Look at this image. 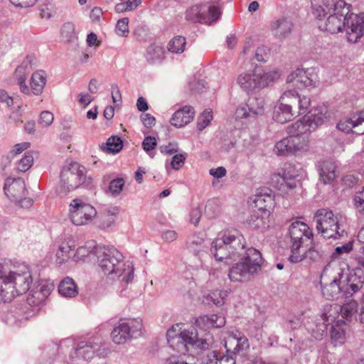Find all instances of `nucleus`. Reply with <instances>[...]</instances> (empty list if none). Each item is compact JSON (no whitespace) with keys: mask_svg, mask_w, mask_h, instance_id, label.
Returning a JSON list of instances; mask_svg holds the SVG:
<instances>
[{"mask_svg":"<svg viewBox=\"0 0 364 364\" xmlns=\"http://www.w3.org/2000/svg\"><path fill=\"white\" fill-rule=\"evenodd\" d=\"M245 248V237L237 230L223 232L220 237L211 243V254L218 261L235 260L245 255L229 271L228 277L232 282L249 281L262 269L263 259L260 252L254 247H249L246 250Z\"/></svg>","mask_w":364,"mask_h":364,"instance_id":"1","label":"nucleus"},{"mask_svg":"<svg viewBox=\"0 0 364 364\" xmlns=\"http://www.w3.org/2000/svg\"><path fill=\"white\" fill-rule=\"evenodd\" d=\"M98 265L102 272L112 279L122 278L129 283L134 278V267L126 264L122 254L112 246L99 245L95 250Z\"/></svg>","mask_w":364,"mask_h":364,"instance_id":"2","label":"nucleus"},{"mask_svg":"<svg viewBox=\"0 0 364 364\" xmlns=\"http://www.w3.org/2000/svg\"><path fill=\"white\" fill-rule=\"evenodd\" d=\"M313 9L320 30L332 34L342 31L349 13L344 0H323L322 4Z\"/></svg>","mask_w":364,"mask_h":364,"instance_id":"3","label":"nucleus"},{"mask_svg":"<svg viewBox=\"0 0 364 364\" xmlns=\"http://www.w3.org/2000/svg\"><path fill=\"white\" fill-rule=\"evenodd\" d=\"M167 341L171 348L185 353L188 346H193L201 350H207L212 347L214 338L209 332L203 335L193 328L181 331L180 325L176 324L167 331Z\"/></svg>","mask_w":364,"mask_h":364,"instance_id":"4","label":"nucleus"},{"mask_svg":"<svg viewBox=\"0 0 364 364\" xmlns=\"http://www.w3.org/2000/svg\"><path fill=\"white\" fill-rule=\"evenodd\" d=\"M226 355L216 350L207 354L205 364H236L237 356H242L250 348L247 337L240 331L230 333L225 341Z\"/></svg>","mask_w":364,"mask_h":364,"instance_id":"5","label":"nucleus"},{"mask_svg":"<svg viewBox=\"0 0 364 364\" xmlns=\"http://www.w3.org/2000/svg\"><path fill=\"white\" fill-rule=\"evenodd\" d=\"M316 229L326 239L338 240L346 235L344 228L346 219L341 215H335L332 210L321 208L314 217Z\"/></svg>","mask_w":364,"mask_h":364,"instance_id":"6","label":"nucleus"},{"mask_svg":"<svg viewBox=\"0 0 364 364\" xmlns=\"http://www.w3.org/2000/svg\"><path fill=\"white\" fill-rule=\"evenodd\" d=\"M288 235L290 238L291 255L289 260L291 263H298L302 261L299 252L313 241V232L305 223L300 220L292 221L288 228Z\"/></svg>","mask_w":364,"mask_h":364,"instance_id":"7","label":"nucleus"},{"mask_svg":"<svg viewBox=\"0 0 364 364\" xmlns=\"http://www.w3.org/2000/svg\"><path fill=\"white\" fill-rule=\"evenodd\" d=\"M343 267L337 264H328L321 274V292L327 299H343L342 277L344 276Z\"/></svg>","mask_w":364,"mask_h":364,"instance_id":"8","label":"nucleus"},{"mask_svg":"<svg viewBox=\"0 0 364 364\" xmlns=\"http://www.w3.org/2000/svg\"><path fill=\"white\" fill-rule=\"evenodd\" d=\"M110 353V349L107 346L104 339L101 337H96L87 341H80L70 353V358L73 361L87 362L95 355L100 357H106Z\"/></svg>","mask_w":364,"mask_h":364,"instance_id":"9","label":"nucleus"},{"mask_svg":"<svg viewBox=\"0 0 364 364\" xmlns=\"http://www.w3.org/2000/svg\"><path fill=\"white\" fill-rule=\"evenodd\" d=\"M279 77L280 73L277 70L261 73L255 70L240 73L237 77V84L242 90L250 93L268 86Z\"/></svg>","mask_w":364,"mask_h":364,"instance_id":"10","label":"nucleus"},{"mask_svg":"<svg viewBox=\"0 0 364 364\" xmlns=\"http://www.w3.org/2000/svg\"><path fill=\"white\" fill-rule=\"evenodd\" d=\"M60 177L59 191L66 194L85 183L86 168L77 162H71L63 166Z\"/></svg>","mask_w":364,"mask_h":364,"instance_id":"11","label":"nucleus"},{"mask_svg":"<svg viewBox=\"0 0 364 364\" xmlns=\"http://www.w3.org/2000/svg\"><path fill=\"white\" fill-rule=\"evenodd\" d=\"M143 323L140 318H120L111 332L112 341L118 345L124 344L142 334Z\"/></svg>","mask_w":364,"mask_h":364,"instance_id":"12","label":"nucleus"},{"mask_svg":"<svg viewBox=\"0 0 364 364\" xmlns=\"http://www.w3.org/2000/svg\"><path fill=\"white\" fill-rule=\"evenodd\" d=\"M4 268L6 274L2 277L11 300L16 295L23 294L30 289L33 279L28 270L22 272H12L5 264Z\"/></svg>","mask_w":364,"mask_h":364,"instance_id":"13","label":"nucleus"},{"mask_svg":"<svg viewBox=\"0 0 364 364\" xmlns=\"http://www.w3.org/2000/svg\"><path fill=\"white\" fill-rule=\"evenodd\" d=\"M221 15L219 7L208 3H200L189 7L186 19L194 23H208L217 21Z\"/></svg>","mask_w":364,"mask_h":364,"instance_id":"14","label":"nucleus"},{"mask_svg":"<svg viewBox=\"0 0 364 364\" xmlns=\"http://www.w3.org/2000/svg\"><path fill=\"white\" fill-rule=\"evenodd\" d=\"M97 215L96 209L80 198L72 200L69 205V218L75 225H85Z\"/></svg>","mask_w":364,"mask_h":364,"instance_id":"15","label":"nucleus"},{"mask_svg":"<svg viewBox=\"0 0 364 364\" xmlns=\"http://www.w3.org/2000/svg\"><path fill=\"white\" fill-rule=\"evenodd\" d=\"M309 150L306 139L289 135L277 141L274 148V153L278 156H288L297 153L306 152Z\"/></svg>","mask_w":364,"mask_h":364,"instance_id":"16","label":"nucleus"},{"mask_svg":"<svg viewBox=\"0 0 364 364\" xmlns=\"http://www.w3.org/2000/svg\"><path fill=\"white\" fill-rule=\"evenodd\" d=\"M294 92L291 90L284 92L280 97L279 103L274 107L273 119L281 124L292 120L296 112L293 110L294 105L290 100Z\"/></svg>","mask_w":364,"mask_h":364,"instance_id":"17","label":"nucleus"},{"mask_svg":"<svg viewBox=\"0 0 364 364\" xmlns=\"http://www.w3.org/2000/svg\"><path fill=\"white\" fill-rule=\"evenodd\" d=\"M288 83H292L297 89L314 87L318 82L317 74L313 68H297L292 71L287 77Z\"/></svg>","mask_w":364,"mask_h":364,"instance_id":"18","label":"nucleus"},{"mask_svg":"<svg viewBox=\"0 0 364 364\" xmlns=\"http://www.w3.org/2000/svg\"><path fill=\"white\" fill-rule=\"evenodd\" d=\"M343 28L345 29L347 41L357 43L364 36V14L348 15Z\"/></svg>","mask_w":364,"mask_h":364,"instance_id":"19","label":"nucleus"},{"mask_svg":"<svg viewBox=\"0 0 364 364\" xmlns=\"http://www.w3.org/2000/svg\"><path fill=\"white\" fill-rule=\"evenodd\" d=\"M250 199L259 211H267L270 214L275 206L274 193L269 188L257 189Z\"/></svg>","mask_w":364,"mask_h":364,"instance_id":"20","label":"nucleus"},{"mask_svg":"<svg viewBox=\"0 0 364 364\" xmlns=\"http://www.w3.org/2000/svg\"><path fill=\"white\" fill-rule=\"evenodd\" d=\"M337 128L344 132L349 133L353 129H356L354 133L357 134H364V109L353 114L350 118L341 120L337 124Z\"/></svg>","mask_w":364,"mask_h":364,"instance_id":"21","label":"nucleus"},{"mask_svg":"<svg viewBox=\"0 0 364 364\" xmlns=\"http://www.w3.org/2000/svg\"><path fill=\"white\" fill-rule=\"evenodd\" d=\"M4 191L11 200L17 201L26 195L24 181L21 178H7L4 183Z\"/></svg>","mask_w":364,"mask_h":364,"instance_id":"22","label":"nucleus"},{"mask_svg":"<svg viewBox=\"0 0 364 364\" xmlns=\"http://www.w3.org/2000/svg\"><path fill=\"white\" fill-rule=\"evenodd\" d=\"M31 71V62L26 59L16 68L14 73V77L21 92L27 95H29V87L26 85V79Z\"/></svg>","mask_w":364,"mask_h":364,"instance_id":"23","label":"nucleus"},{"mask_svg":"<svg viewBox=\"0 0 364 364\" xmlns=\"http://www.w3.org/2000/svg\"><path fill=\"white\" fill-rule=\"evenodd\" d=\"M309 122V118L304 116L302 119L289 126L287 128V132L292 136H299L306 139L307 141V147L309 148V139L306 134L314 132V127L310 125Z\"/></svg>","mask_w":364,"mask_h":364,"instance_id":"24","label":"nucleus"},{"mask_svg":"<svg viewBox=\"0 0 364 364\" xmlns=\"http://www.w3.org/2000/svg\"><path fill=\"white\" fill-rule=\"evenodd\" d=\"M194 114L193 107L188 105L183 106L173 113L170 119V123L175 127H182L193 120Z\"/></svg>","mask_w":364,"mask_h":364,"instance_id":"25","label":"nucleus"},{"mask_svg":"<svg viewBox=\"0 0 364 364\" xmlns=\"http://www.w3.org/2000/svg\"><path fill=\"white\" fill-rule=\"evenodd\" d=\"M196 323L201 330L206 331L211 328L223 327L225 324V319L218 314L203 315L196 319Z\"/></svg>","mask_w":364,"mask_h":364,"instance_id":"26","label":"nucleus"},{"mask_svg":"<svg viewBox=\"0 0 364 364\" xmlns=\"http://www.w3.org/2000/svg\"><path fill=\"white\" fill-rule=\"evenodd\" d=\"M47 77V73L43 70L33 73L29 81V95H40L46 85Z\"/></svg>","mask_w":364,"mask_h":364,"instance_id":"27","label":"nucleus"},{"mask_svg":"<svg viewBox=\"0 0 364 364\" xmlns=\"http://www.w3.org/2000/svg\"><path fill=\"white\" fill-rule=\"evenodd\" d=\"M337 165L332 159L320 162L319 176L324 184L330 183L336 178Z\"/></svg>","mask_w":364,"mask_h":364,"instance_id":"28","label":"nucleus"},{"mask_svg":"<svg viewBox=\"0 0 364 364\" xmlns=\"http://www.w3.org/2000/svg\"><path fill=\"white\" fill-rule=\"evenodd\" d=\"M293 26L289 19L282 18L272 22L271 29L275 36L279 38H286L291 34Z\"/></svg>","mask_w":364,"mask_h":364,"instance_id":"29","label":"nucleus"},{"mask_svg":"<svg viewBox=\"0 0 364 364\" xmlns=\"http://www.w3.org/2000/svg\"><path fill=\"white\" fill-rule=\"evenodd\" d=\"M269 215L267 211H260L252 214L247 222L251 228L263 232L269 226Z\"/></svg>","mask_w":364,"mask_h":364,"instance_id":"30","label":"nucleus"},{"mask_svg":"<svg viewBox=\"0 0 364 364\" xmlns=\"http://www.w3.org/2000/svg\"><path fill=\"white\" fill-rule=\"evenodd\" d=\"M188 248L190 252L197 256L205 252L207 246L205 242L203 233L194 234L189 237L187 242Z\"/></svg>","mask_w":364,"mask_h":364,"instance_id":"31","label":"nucleus"},{"mask_svg":"<svg viewBox=\"0 0 364 364\" xmlns=\"http://www.w3.org/2000/svg\"><path fill=\"white\" fill-rule=\"evenodd\" d=\"M311 246L306 250L304 247L300 252V255H303L301 256L302 260L304 259H309L313 262H318L322 259L326 255V251L322 248L321 245L316 243H310Z\"/></svg>","mask_w":364,"mask_h":364,"instance_id":"32","label":"nucleus"},{"mask_svg":"<svg viewBox=\"0 0 364 364\" xmlns=\"http://www.w3.org/2000/svg\"><path fill=\"white\" fill-rule=\"evenodd\" d=\"M284 177L287 183V186L289 190L295 188L298 183L299 170L296 166L291 164L284 165V167L281 170Z\"/></svg>","mask_w":364,"mask_h":364,"instance_id":"33","label":"nucleus"},{"mask_svg":"<svg viewBox=\"0 0 364 364\" xmlns=\"http://www.w3.org/2000/svg\"><path fill=\"white\" fill-rule=\"evenodd\" d=\"M58 292L64 297L73 298L77 294L78 291L74 280L67 277L60 282L58 285Z\"/></svg>","mask_w":364,"mask_h":364,"instance_id":"34","label":"nucleus"},{"mask_svg":"<svg viewBox=\"0 0 364 364\" xmlns=\"http://www.w3.org/2000/svg\"><path fill=\"white\" fill-rule=\"evenodd\" d=\"M344 276L342 281H348L351 284L358 285L360 289L364 287V273L360 268H355L351 272L348 268L343 267Z\"/></svg>","mask_w":364,"mask_h":364,"instance_id":"35","label":"nucleus"},{"mask_svg":"<svg viewBox=\"0 0 364 364\" xmlns=\"http://www.w3.org/2000/svg\"><path fill=\"white\" fill-rule=\"evenodd\" d=\"M347 329V324L342 320H338L336 323L332 326L331 337L336 346L344 343Z\"/></svg>","mask_w":364,"mask_h":364,"instance_id":"36","label":"nucleus"},{"mask_svg":"<svg viewBox=\"0 0 364 364\" xmlns=\"http://www.w3.org/2000/svg\"><path fill=\"white\" fill-rule=\"evenodd\" d=\"M75 249L73 242L71 240L63 242L56 252V262L61 265L68 262L71 257V253Z\"/></svg>","mask_w":364,"mask_h":364,"instance_id":"37","label":"nucleus"},{"mask_svg":"<svg viewBox=\"0 0 364 364\" xmlns=\"http://www.w3.org/2000/svg\"><path fill=\"white\" fill-rule=\"evenodd\" d=\"M98 246L96 245L95 241L87 242L85 246L77 248L75 254L73 255V260L75 262L84 261L87 257H91V255L95 256V250Z\"/></svg>","mask_w":364,"mask_h":364,"instance_id":"38","label":"nucleus"},{"mask_svg":"<svg viewBox=\"0 0 364 364\" xmlns=\"http://www.w3.org/2000/svg\"><path fill=\"white\" fill-rule=\"evenodd\" d=\"M247 106L252 117L261 116L264 113V100L259 97H250L247 102Z\"/></svg>","mask_w":364,"mask_h":364,"instance_id":"39","label":"nucleus"},{"mask_svg":"<svg viewBox=\"0 0 364 364\" xmlns=\"http://www.w3.org/2000/svg\"><path fill=\"white\" fill-rule=\"evenodd\" d=\"M230 291V289L213 291L205 296V300L208 304L212 302L217 306H221L225 304Z\"/></svg>","mask_w":364,"mask_h":364,"instance_id":"40","label":"nucleus"},{"mask_svg":"<svg viewBox=\"0 0 364 364\" xmlns=\"http://www.w3.org/2000/svg\"><path fill=\"white\" fill-rule=\"evenodd\" d=\"M358 303L352 300L340 306V315L347 321H351L355 317V314L358 312Z\"/></svg>","mask_w":364,"mask_h":364,"instance_id":"41","label":"nucleus"},{"mask_svg":"<svg viewBox=\"0 0 364 364\" xmlns=\"http://www.w3.org/2000/svg\"><path fill=\"white\" fill-rule=\"evenodd\" d=\"M270 184L281 192L287 194L289 188L282 171L273 173L270 178Z\"/></svg>","mask_w":364,"mask_h":364,"instance_id":"42","label":"nucleus"},{"mask_svg":"<svg viewBox=\"0 0 364 364\" xmlns=\"http://www.w3.org/2000/svg\"><path fill=\"white\" fill-rule=\"evenodd\" d=\"M168 364H200L199 360L193 355L181 353L171 355L167 360Z\"/></svg>","mask_w":364,"mask_h":364,"instance_id":"43","label":"nucleus"},{"mask_svg":"<svg viewBox=\"0 0 364 364\" xmlns=\"http://www.w3.org/2000/svg\"><path fill=\"white\" fill-rule=\"evenodd\" d=\"M186 45V38L182 36H176L169 41L167 48L169 52L180 54L184 51Z\"/></svg>","mask_w":364,"mask_h":364,"instance_id":"44","label":"nucleus"},{"mask_svg":"<svg viewBox=\"0 0 364 364\" xmlns=\"http://www.w3.org/2000/svg\"><path fill=\"white\" fill-rule=\"evenodd\" d=\"M294 92V95H291L290 100H291L294 106L297 105L299 106V111L297 112L299 114H305L311 104L309 97L304 96L302 97H299L298 93L295 90H291Z\"/></svg>","mask_w":364,"mask_h":364,"instance_id":"45","label":"nucleus"},{"mask_svg":"<svg viewBox=\"0 0 364 364\" xmlns=\"http://www.w3.org/2000/svg\"><path fill=\"white\" fill-rule=\"evenodd\" d=\"M305 116L309 118V124L314 127V131L316 130L318 126L323 124L327 119L326 114L316 109L314 112H309V113Z\"/></svg>","mask_w":364,"mask_h":364,"instance_id":"46","label":"nucleus"},{"mask_svg":"<svg viewBox=\"0 0 364 364\" xmlns=\"http://www.w3.org/2000/svg\"><path fill=\"white\" fill-rule=\"evenodd\" d=\"M125 185V181L123 178H116L110 181L107 192L112 196L117 197L122 192Z\"/></svg>","mask_w":364,"mask_h":364,"instance_id":"47","label":"nucleus"},{"mask_svg":"<svg viewBox=\"0 0 364 364\" xmlns=\"http://www.w3.org/2000/svg\"><path fill=\"white\" fill-rule=\"evenodd\" d=\"M218 200L215 198L208 200L205 206V215L208 218H214L220 213Z\"/></svg>","mask_w":364,"mask_h":364,"instance_id":"48","label":"nucleus"},{"mask_svg":"<svg viewBox=\"0 0 364 364\" xmlns=\"http://www.w3.org/2000/svg\"><path fill=\"white\" fill-rule=\"evenodd\" d=\"M33 164V156L31 151L24 154L23 157L18 162L16 168L18 171L24 173L27 171Z\"/></svg>","mask_w":364,"mask_h":364,"instance_id":"49","label":"nucleus"},{"mask_svg":"<svg viewBox=\"0 0 364 364\" xmlns=\"http://www.w3.org/2000/svg\"><path fill=\"white\" fill-rule=\"evenodd\" d=\"M162 54L163 52L161 47L151 46L147 48L146 58L150 63H155L161 59Z\"/></svg>","mask_w":364,"mask_h":364,"instance_id":"50","label":"nucleus"},{"mask_svg":"<svg viewBox=\"0 0 364 364\" xmlns=\"http://www.w3.org/2000/svg\"><path fill=\"white\" fill-rule=\"evenodd\" d=\"M61 36L68 42L75 40L76 38V33L74 23L72 22L64 23L61 28Z\"/></svg>","mask_w":364,"mask_h":364,"instance_id":"51","label":"nucleus"},{"mask_svg":"<svg viewBox=\"0 0 364 364\" xmlns=\"http://www.w3.org/2000/svg\"><path fill=\"white\" fill-rule=\"evenodd\" d=\"M342 289L343 299H349L352 297L361 289L358 287V284H351L348 281L342 282Z\"/></svg>","mask_w":364,"mask_h":364,"instance_id":"52","label":"nucleus"},{"mask_svg":"<svg viewBox=\"0 0 364 364\" xmlns=\"http://www.w3.org/2000/svg\"><path fill=\"white\" fill-rule=\"evenodd\" d=\"M36 289L42 294L41 299H47L51 291L54 289V285L50 280H41L36 287Z\"/></svg>","mask_w":364,"mask_h":364,"instance_id":"53","label":"nucleus"},{"mask_svg":"<svg viewBox=\"0 0 364 364\" xmlns=\"http://www.w3.org/2000/svg\"><path fill=\"white\" fill-rule=\"evenodd\" d=\"M107 151L113 154L118 153L123 146L122 139L118 136H111L107 141Z\"/></svg>","mask_w":364,"mask_h":364,"instance_id":"54","label":"nucleus"},{"mask_svg":"<svg viewBox=\"0 0 364 364\" xmlns=\"http://www.w3.org/2000/svg\"><path fill=\"white\" fill-rule=\"evenodd\" d=\"M5 274L6 272L4 268V264L0 263V302H6L11 301V296L9 295L6 287L4 286V282L2 277L5 276Z\"/></svg>","mask_w":364,"mask_h":364,"instance_id":"55","label":"nucleus"},{"mask_svg":"<svg viewBox=\"0 0 364 364\" xmlns=\"http://www.w3.org/2000/svg\"><path fill=\"white\" fill-rule=\"evenodd\" d=\"M213 119L212 111L205 109L198 118L197 127L198 130L202 131L209 125Z\"/></svg>","mask_w":364,"mask_h":364,"instance_id":"56","label":"nucleus"},{"mask_svg":"<svg viewBox=\"0 0 364 364\" xmlns=\"http://www.w3.org/2000/svg\"><path fill=\"white\" fill-rule=\"evenodd\" d=\"M129 18L127 17L118 20L115 27V31L118 36L127 37L129 35Z\"/></svg>","mask_w":364,"mask_h":364,"instance_id":"57","label":"nucleus"},{"mask_svg":"<svg viewBox=\"0 0 364 364\" xmlns=\"http://www.w3.org/2000/svg\"><path fill=\"white\" fill-rule=\"evenodd\" d=\"M42 294L37 289L30 291L27 297V301L31 306H38L41 304L46 299L42 298Z\"/></svg>","mask_w":364,"mask_h":364,"instance_id":"58","label":"nucleus"},{"mask_svg":"<svg viewBox=\"0 0 364 364\" xmlns=\"http://www.w3.org/2000/svg\"><path fill=\"white\" fill-rule=\"evenodd\" d=\"M156 145V140L154 137L152 136L145 137L142 142L143 149L151 158H153L154 156V150L155 149Z\"/></svg>","mask_w":364,"mask_h":364,"instance_id":"59","label":"nucleus"},{"mask_svg":"<svg viewBox=\"0 0 364 364\" xmlns=\"http://www.w3.org/2000/svg\"><path fill=\"white\" fill-rule=\"evenodd\" d=\"M54 120L53 114L49 111H43L40 114L38 123L43 127H48L52 124Z\"/></svg>","mask_w":364,"mask_h":364,"instance_id":"60","label":"nucleus"},{"mask_svg":"<svg viewBox=\"0 0 364 364\" xmlns=\"http://www.w3.org/2000/svg\"><path fill=\"white\" fill-rule=\"evenodd\" d=\"M186 154H178L174 155L170 162L171 168L174 170H179L184 164Z\"/></svg>","mask_w":364,"mask_h":364,"instance_id":"61","label":"nucleus"},{"mask_svg":"<svg viewBox=\"0 0 364 364\" xmlns=\"http://www.w3.org/2000/svg\"><path fill=\"white\" fill-rule=\"evenodd\" d=\"M269 56V50L265 46L258 47L255 51V58L259 62L267 61Z\"/></svg>","mask_w":364,"mask_h":364,"instance_id":"62","label":"nucleus"},{"mask_svg":"<svg viewBox=\"0 0 364 364\" xmlns=\"http://www.w3.org/2000/svg\"><path fill=\"white\" fill-rule=\"evenodd\" d=\"M115 218L102 214L98 226L101 229H107L112 227L115 223Z\"/></svg>","mask_w":364,"mask_h":364,"instance_id":"63","label":"nucleus"},{"mask_svg":"<svg viewBox=\"0 0 364 364\" xmlns=\"http://www.w3.org/2000/svg\"><path fill=\"white\" fill-rule=\"evenodd\" d=\"M354 201L355 205L359 211H364V186L361 191L356 193Z\"/></svg>","mask_w":364,"mask_h":364,"instance_id":"64","label":"nucleus"}]
</instances>
